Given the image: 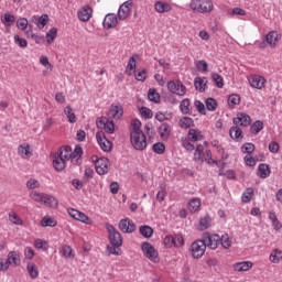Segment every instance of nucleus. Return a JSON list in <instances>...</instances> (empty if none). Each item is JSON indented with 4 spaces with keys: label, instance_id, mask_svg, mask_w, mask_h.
Listing matches in <instances>:
<instances>
[{
    "label": "nucleus",
    "instance_id": "1",
    "mask_svg": "<svg viewBox=\"0 0 282 282\" xmlns=\"http://www.w3.org/2000/svg\"><path fill=\"white\" fill-rule=\"evenodd\" d=\"M57 155L66 162L70 161L75 166H78L83 162V148L76 145L73 151L72 147L65 145L59 149Z\"/></svg>",
    "mask_w": 282,
    "mask_h": 282
},
{
    "label": "nucleus",
    "instance_id": "2",
    "mask_svg": "<svg viewBox=\"0 0 282 282\" xmlns=\"http://www.w3.org/2000/svg\"><path fill=\"white\" fill-rule=\"evenodd\" d=\"M29 197L36 202L37 204H43L47 208H58V199L54 197L52 194L40 193L36 191H32L29 194Z\"/></svg>",
    "mask_w": 282,
    "mask_h": 282
},
{
    "label": "nucleus",
    "instance_id": "3",
    "mask_svg": "<svg viewBox=\"0 0 282 282\" xmlns=\"http://www.w3.org/2000/svg\"><path fill=\"white\" fill-rule=\"evenodd\" d=\"M189 9L196 14H210L215 10L213 0H191Z\"/></svg>",
    "mask_w": 282,
    "mask_h": 282
},
{
    "label": "nucleus",
    "instance_id": "4",
    "mask_svg": "<svg viewBox=\"0 0 282 282\" xmlns=\"http://www.w3.org/2000/svg\"><path fill=\"white\" fill-rule=\"evenodd\" d=\"M130 141L135 151H144L147 149V135L143 131H131Z\"/></svg>",
    "mask_w": 282,
    "mask_h": 282
},
{
    "label": "nucleus",
    "instance_id": "5",
    "mask_svg": "<svg viewBox=\"0 0 282 282\" xmlns=\"http://www.w3.org/2000/svg\"><path fill=\"white\" fill-rule=\"evenodd\" d=\"M141 250L145 257V259H149L152 263H160V253H158V250L150 242H143L141 246Z\"/></svg>",
    "mask_w": 282,
    "mask_h": 282
},
{
    "label": "nucleus",
    "instance_id": "6",
    "mask_svg": "<svg viewBox=\"0 0 282 282\" xmlns=\"http://www.w3.org/2000/svg\"><path fill=\"white\" fill-rule=\"evenodd\" d=\"M68 215H69V217H72L76 221H80V224H85L86 226H93L94 225V220L91 218H89V216H87V214H85V213H83L78 209L69 208L68 209Z\"/></svg>",
    "mask_w": 282,
    "mask_h": 282
},
{
    "label": "nucleus",
    "instance_id": "7",
    "mask_svg": "<svg viewBox=\"0 0 282 282\" xmlns=\"http://www.w3.org/2000/svg\"><path fill=\"white\" fill-rule=\"evenodd\" d=\"M193 259H202L206 252V240H196L191 246Z\"/></svg>",
    "mask_w": 282,
    "mask_h": 282
},
{
    "label": "nucleus",
    "instance_id": "8",
    "mask_svg": "<svg viewBox=\"0 0 282 282\" xmlns=\"http://www.w3.org/2000/svg\"><path fill=\"white\" fill-rule=\"evenodd\" d=\"M106 229L108 231V239L112 246H122V235L116 230V227L111 224H106Z\"/></svg>",
    "mask_w": 282,
    "mask_h": 282
},
{
    "label": "nucleus",
    "instance_id": "9",
    "mask_svg": "<svg viewBox=\"0 0 282 282\" xmlns=\"http://www.w3.org/2000/svg\"><path fill=\"white\" fill-rule=\"evenodd\" d=\"M167 90L170 94L176 96H186V86L180 80H171L167 83Z\"/></svg>",
    "mask_w": 282,
    "mask_h": 282
},
{
    "label": "nucleus",
    "instance_id": "10",
    "mask_svg": "<svg viewBox=\"0 0 282 282\" xmlns=\"http://www.w3.org/2000/svg\"><path fill=\"white\" fill-rule=\"evenodd\" d=\"M109 169H111L109 159L100 158L95 161V171L98 175H107V173H109Z\"/></svg>",
    "mask_w": 282,
    "mask_h": 282
},
{
    "label": "nucleus",
    "instance_id": "11",
    "mask_svg": "<svg viewBox=\"0 0 282 282\" xmlns=\"http://www.w3.org/2000/svg\"><path fill=\"white\" fill-rule=\"evenodd\" d=\"M97 127L99 129H104L106 133H109L110 135L116 131V124L113 121L107 119L106 117H101L97 119Z\"/></svg>",
    "mask_w": 282,
    "mask_h": 282
},
{
    "label": "nucleus",
    "instance_id": "12",
    "mask_svg": "<svg viewBox=\"0 0 282 282\" xmlns=\"http://www.w3.org/2000/svg\"><path fill=\"white\" fill-rule=\"evenodd\" d=\"M96 140L101 149V151H105L106 153H109V151H111V141H109L107 139V137L105 135V132L99 131L96 133Z\"/></svg>",
    "mask_w": 282,
    "mask_h": 282
},
{
    "label": "nucleus",
    "instance_id": "13",
    "mask_svg": "<svg viewBox=\"0 0 282 282\" xmlns=\"http://www.w3.org/2000/svg\"><path fill=\"white\" fill-rule=\"evenodd\" d=\"M133 7V3L131 1L123 2L118 11V19L119 21H124L131 17V8Z\"/></svg>",
    "mask_w": 282,
    "mask_h": 282
},
{
    "label": "nucleus",
    "instance_id": "14",
    "mask_svg": "<svg viewBox=\"0 0 282 282\" xmlns=\"http://www.w3.org/2000/svg\"><path fill=\"white\" fill-rule=\"evenodd\" d=\"M77 17L79 21H82L83 23H87V21H89L91 17H94V9H91L89 4H86L78 10Z\"/></svg>",
    "mask_w": 282,
    "mask_h": 282
},
{
    "label": "nucleus",
    "instance_id": "15",
    "mask_svg": "<svg viewBox=\"0 0 282 282\" xmlns=\"http://www.w3.org/2000/svg\"><path fill=\"white\" fill-rule=\"evenodd\" d=\"M138 61H140V55L138 54H133L129 58L124 70V74H127V76H133V74H135V69H138Z\"/></svg>",
    "mask_w": 282,
    "mask_h": 282
},
{
    "label": "nucleus",
    "instance_id": "16",
    "mask_svg": "<svg viewBox=\"0 0 282 282\" xmlns=\"http://www.w3.org/2000/svg\"><path fill=\"white\" fill-rule=\"evenodd\" d=\"M124 115V108L120 104H112L108 111L109 118L112 120H120Z\"/></svg>",
    "mask_w": 282,
    "mask_h": 282
},
{
    "label": "nucleus",
    "instance_id": "17",
    "mask_svg": "<svg viewBox=\"0 0 282 282\" xmlns=\"http://www.w3.org/2000/svg\"><path fill=\"white\" fill-rule=\"evenodd\" d=\"M252 119L246 112H238L237 117L234 118V124L236 127H250Z\"/></svg>",
    "mask_w": 282,
    "mask_h": 282
},
{
    "label": "nucleus",
    "instance_id": "18",
    "mask_svg": "<svg viewBox=\"0 0 282 282\" xmlns=\"http://www.w3.org/2000/svg\"><path fill=\"white\" fill-rule=\"evenodd\" d=\"M205 239H206V247L210 248V250H217L219 243H220V237L217 234H206L205 235Z\"/></svg>",
    "mask_w": 282,
    "mask_h": 282
},
{
    "label": "nucleus",
    "instance_id": "19",
    "mask_svg": "<svg viewBox=\"0 0 282 282\" xmlns=\"http://www.w3.org/2000/svg\"><path fill=\"white\" fill-rule=\"evenodd\" d=\"M119 229L121 230V232H127V234L135 232V224L131 221V219L129 218L121 219L119 221Z\"/></svg>",
    "mask_w": 282,
    "mask_h": 282
},
{
    "label": "nucleus",
    "instance_id": "20",
    "mask_svg": "<svg viewBox=\"0 0 282 282\" xmlns=\"http://www.w3.org/2000/svg\"><path fill=\"white\" fill-rule=\"evenodd\" d=\"M32 23H34V25H37L39 30H43V28H45V25H47V23H50V15L47 14H42L41 17L39 15H33L31 18Z\"/></svg>",
    "mask_w": 282,
    "mask_h": 282
},
{
    "label": "nucleus",
    "instance_id": "21",
    "mask_svg": "<svg viewBox=\"0 0 282 282\" xmlns=\"http://www.w3.org/2000/svg\"><path fill=\"white\" fill-rule=\"evenodd\" d=\"M249 83L253 89H263V87H265V79L263 76L252 75L249 79Z\"/></svg>",
    "mask_w": 282,
    "mask_h": 282
},
{
    "label": "nucleus",
    "instance_id": "22",
    "mask_svg": "<svg viewBox=\"0 0 282 282\" xmlns=\"http://www.w3.org/2000/svg\"><path fill=\"white\" fill-rule=\"evenodd\" d=\"M7 263H9V265H12L13 268L21 265V253H19V251L9 252Z\"/></svg>",
    "mask_w": 282,
    "mask_h": 282
},
{
    "label": "nucleus",
    "instance_id": "23",
    "mask_svg": "<svg viewBox=\"0 0 282 282\" xmlns=\"http://www.w3.org/2000/svg\"><path fill=\"white\" fill-rule=\"evenodd\" d=\"M154 10L159 14H165L166 12H171V10H173V7L169 2L156 1L154 2Z\"/></svg>",
    "mask_w": 282,
    "mask_h": 282
},
{
    "label": "nucleus",
    "instance_id": "24",
    "mask_svg": "<svg viewBox=\"0 0 282 282\" xmlns=\"http://www.w3.org/2000/svg\"><path fill=\"white\" fill-rule=\"evenodd\" d=\"M265 41L269 46L276 47L279 41H281V34L276 31H271L267 34Z\"/></svg>",
    "mask_w": 282,
    "mask_h": 282
},
{
    "label": "nucleus",
    "instance_id": "25",
    "mask_svg": "<svg viewBox=\"0 0 282 282\" xmlns=\"http://www.w3.org/2000/svg\"><path fill=\"white\" fill-rule=\"evenodd\" d=\"M118 25V17L113 13H108L104 19V28L106 30H111Z\"/></svg>",
    "mask_w": 282,
    "mask_h": 282
},
{
    "label": "nucleus",
    "instance_id": "26",
    "mask_svg": "<svg viewBox=\"0 0 282 282\" xmlns=\"http://www.w3.org/2000/svg\"><path fill=\"white\" fill-rule=\"evenodd\" d=\"M0 21L7 30H10V28H12L13 23L17 21V18L12 13H3L0 17Z\"/></svg>",
    "mask_w": 282,
    "mask_h": 282
},
{
    "label": "nucleus",
    "instance_id": "27",
    "mask_svg": "<svg viewBox=\"0 0 282 282\" xmlns=\"http://www.w3.org/2000/svg\"><path fill=\"white\" fill-rule=\"evenodd\" d=\"M18 153L24 160H28L32 156V148L28 143H22L18 148Z\"/></svg>",
    "mask_w": 282,
    "mask_h": 282
},
{
    "label": "nucleus",
    "instance_id": "28",
    "mask_svg": "<svg viewBox=\"0 0 282 282\" xmlns=\"http://www.w3.org/2000/svg\"><path fill=\"white\" fill-rule=\"evenodd\" d=\"M235 272H248V270H252V262L242 261L234 264Z\"/></svg>",
    "mask_w": 282,
    "mask_h": 282
},
{
    "label": "nucleus",
    "instance_id": "29",
    "mask_svg": "<svg viewBox=\"0 0 282 282\" xmlns=\"http://www.w3.org/2000/svg\"><path fill=\"white\" fill-rule=\"evenodd\" d=\"M64 115L66 116L70 124H74L78 121V118L76 117V112H74V108H72V106H66L64 108Z\"/></svg>",
    "mask_w": 282,
    "mask_h": 282
},
{
    "label": "nucleus",
    "instance_id": "30",
    "mask_svg": "<svg viewBox=\"0 0 282 282\" xmlns=\"http://www.w3.org/2000/svg\"><path fill=\"white\" fill-rule=\"evenodd\" d=\"M229 135L232 140H237V142H240V140H243V131H241V128L234 126L229 130Z\"/></svg>",
    "mask_w": 282,
    "mask_h": 282
},
{
    "label": "nucleus",
    "instance_id": "31",
    "mask_svg": "<svg viewBox=\"0 0 282 282\" xmlns=\"http://www.w3.org/2000/svg\"><path fill=\"white\" fill-rule=\"evenodd\" d=\"M196 160H198L199 162H207L209 166L213 164H217V161L213 159V152H210V150H206L205 153H203L200 158Z\"/></svg>",
    "mask_w": 282,
    "mask_h": 282
},
{
    "label": "nucleus",
    "instance_id": "32",
    "mask_svg": "<svg viewBox=\"0 0 282 282\" xmlns=\"http://www.w3.org/2000/svg\"><path fill=\"white\" fill-rule=\"evenodd\" d=\"M159 134L162 140H169V137L171 135V126L169 123H162L159 128Z\"/></svg>",
    "mask_w": 282,
    "mask_h": 282
},
{
    "label": "nucleus",
    "instance_id": "33",
    "mask_svg": "<svg viewBox=\"0 0 282 282\" xmlns=\"http://www.w3.org/2000/svg\"><path fill=\"white\" fill-rule=\"evenodd\" d=\"M204 135L202 134V131L197 129H189L188 131V140L192 142H199V140H203Z\"/></svg>",
    "mask_w": 282,
    "mask_h": 282
},
{
    "label": "nucleus",
    "instance_id": "34",
    "mask_svg": "<svg viewBox=\"0 0 282 282\" xmlns=\"http://www.w3.org/2000/svg\"><path fill=\"white\" fill-rule=\"evenodd\" d=\"M26 36L28 39H32L36 43V45H41V43L45 41V37L43 35H39L32 32V26H30V30L26 31Z\"/></svg>",
    "mask_w": 282,
    "mask_h": 282
},
{
    "label": "nucleus",
    "instance_id": "35",
    "mask_svg": "<svg viewBox=\"0 0 282 282\" xmlns=\"http://www.w3.org/2000/svg\"><path fill=\"white\" fill-rule=\"evenodd\" d=\"M56 36H58V29L56 26H53L46 33V43H47V45H52V43H54V41H56Z\"/></svg>",
    "mask_w": 282,
    "mask_h": 282
},
{
    "label": "nucleus",
    "instance_id": "36",
    "mask_svg": "<svg viewBox=\"0 0 282 282\" xmlns=\"http://www.w3.org/2000/svg\"><path fill=\"white\" fill-rule=\"evenodd\" d=\"M213 224V219L210 218V216L206 215L204 217H200L199 219V229L200 230H208V228H210Z\"/></svg>",
    "mask_w": 282,
    "mask_h": 282
},
{
    "label": "nucleus",
    "instance_id": "37",
    "mask_svg": "<svg viewBox=\"0 0 282 282\" xmlns=\"http://www.w3.org/2000/svg\"><path fill=\"white\" fill-rule=\"evenodd\" d=\"M252 197H254V188L249 187L242 193L241 199L243 204H250V202H252Z\"/></svg>",
    "mask_w": 282,
    "mask_h": 282
},
{
    "label": "nucleus",
    "instance_id": "38",
    "mask_svg": "<svg viewBox=\"0 0 282 282\" xmlns=\"http://www.w3.org/2000/svg\"><path fill=\"white\" fill-rule=\"evenodd\" d=\"M65 162L66 161L64 159H62L58 154H56L53 160V166L55 171H64Z\"/></svg>",
    "mask_w": 282,
    "mask_h": 282
},
{
    "label": "nucleus",
    "instance_id": "39",
    "mask_svg": "<svg viewBox=\"0 0 282 282\" xmlns=\"http://www.w3.org/2000/svg\"><path fill=\"white\" fill-rule=\"evenodd\" d=\"M8 216L10 224H13V226H23V219L15 212H10Z\"/></svg>",
    "mask_w": 282,
    "mask_h": 282
},
{
    "label": "nucleus",
    "instance_id": "40",
    "mask_svg": "<svg viewBox=\"0 0 282 282\" xmlns=\"http://www.w3.org/2000/svg\"><path fill=\"white\" fill-rule=\"evenodd\" d=\"M228 105L231 109H235V107L241 105V97L238 94L230 95L228 97Z\"/></svg>",
    "mask_w": 282,
    "mask_h": 282
},
{
    "label": "nucleus",
    "instance_id": "41",
    "mask_svg": "<svg viewBox=\"0 0 282 282\" xmlns=\"http://www.w3.org/2000/svg\"><path fill=\"white\" fill-rule=\"evenodd\" d=\"M261 131H263V121L257 120L251 124L250 133H252L253 135H257L258 133H261Z\"/></svg>",
    "mask_w": 282,
    "mask_h": 282
},
{
    "label": "nucleus",
    "instance_id": "42",
    "mask_svg": "<svg viewBox=\"0 0 282 282\" xmlns=\"http://www.w3.org/2000/svg\"><path fill=\"white\" fill-rule=\"evenodd\" d=\"M202 206V200L199 198H192L188 203V210L191 213H197Z\"/></svg>",
    "mask_w": 282,
    "mask_h": 282
},
{
    "label": "nucleus",
    "instance_id": "43",
    "mask_svg": "<svg viewBox=\"0 0 282 282\" xmlns=\"http://www.w3.org/2000/svg\"><path fill=\"white\" fill-rule=\"evenodd\" d=\"M139 232L142 235V237H145V239H151L153 237V228L149 225L141 226L139 228Z\"/></svg>",
    "mask_w": 282,
    "mask_h": 282
},
{
    "label": "nucleus",
    "instance_id": "44",
    "mask_svg": "<svg viewBox=\"0 0 282 282\" xmlns=\"http://www.w3.org/2000/svg\"><path fill=\"white\" fill-rule=\"evenodd\" d=\"M56 219H54V218H52V217H50V216H44L43 218H42V220H41V226L43 227V228H47V227H50V228H54V226H56Z\"/></svg>",
    "mask_w": 282,
    "mask_h": 282
},
{
    "label": "nucleus",
    "instance_id": "45",
    "mask_svg": "<svg viewBox=\"0 0 282 282\" xmlns=\"http://www.w3.org/2000/svg\"><path fill=\"white\" fill-rule=\"evenodd\" d=\"M193 124H194V121L189 117H183L178 121V127H181V129H191Z\"/></svg>",
    "mask_w": 282,
    "mask_h": 282
},
{
    "label": "nucleus",
    "instance_id": "46",
    "mask_svg": "<svg viewBox=\"0 0 282 282\" xmlns=\"http://www.w3.org/2000/svg\"><path fill=\"white\" fill-rule=\"evenodd\" d=\"M220 246L225 250H229V248L232 246V239H230V236H228V234H225L220 237Z\"/></svg>",
    "mask_w": 282,
    "mask_h": 282
},
{
    "label": "nucleus",
    "instance_id": "47",
    "mask_svg": "<svg viewBox=\"0 0 282 282\" xmlns=\"http://www.w3.org/2000/svg\"><path fill=\"white\" fill-rule=\"evenodd\" d=\"M194 87L198 91H205V89H206V78L196 77L194 79Z\"/></svg>",
    "mask_w": 282,
    "mask_h": 282
},
{
    "label": "nucleus",
    "instance_id": "48",
    "mask_svg": "<svg viewBox=\"0 0 282 282\" xmlns=\"http://www.w3.org/2000/svg\"><path fill=\"white\" fill-rule=\"evenodd\" d=\"M62 254L66 259H74V257H76V254L74 253V249H72L69 245L62 246Z\"/></svg>",
    "mask_w": 282,
    "mask_h": 282
},
{
    "label": "nucleus",
    "instance_id": "49",
    "mask_svg": "<svg viewBox=\"0 0 282 282\" xmlns=\"http://www.w3.org/2000/svg\"><path fill=\"white\" fill-rule=\"evenodd\" d=\"M259 173L262 180H265V177H270V165L261 163L259 165Z\"/></svg>",
    "mask_w": 282,
    "mask_h": 282
},
{
    "label": "nucleus",
    "instance_id": "50",
    "mask_svg": "<svg viewBox=\"0 0 282 282\" xmlns=\"http://www.w3.org/2000/svg\"><path fill=\"white\" fill-rule=\"evenodd\" d=\"M148 98L151 102H160V94L155 88H150L148 91Z\"/></svg>",
    "mask_w": 282,
    "mask_h": 282
},
{
    "label": "nucleus",
    "instance_id": "51",
    "mask_svg": "<svg viewBox=\"0 0 282 282\" xmlns=\"http://www.w3.org/2000/svg\"><path fill=\"white\" fill-rule=\"evenodd\" d=\"M28 272L31 276V279H37L39 278V269L36 268V264L34 263H29L28 264Z\"/></svg>",
    "mask_w": 282,
    "mask_h": 282
},
{
    "label": "nucleus",
    "instance_id": "52",
    "mask_svg": "<svg viewBox=\"0 0 282 282\" xmlns=\"http://www.w3.org/2000/svg\"><path fill=\"white\" fill-rule=\"evenodd\" d=\"M122 246H116V245H111L107 247V250L109 252V254H115V257H120L122 254V252L120 251V248Z\"/></svg>",
    "mask_w": 282,
    "mask_h": 282
},
{
    "label": "nucleus",
    "instance_id": "53",
    "mask_svg": "<svg viewBox=\"0 0 282 282\" xmlns=\"http://www.w3.org/2000/svg\"><path fill=\"white\" fill-rule=\"evenodd\" d=\"M205 105L208 111H215L217 109V100H215L214 98H207L205 100Z\"/></svg>",
    "mask_w": 282,
    "mask_h": 282
},
{
    "label": "nucleus",
    "instance_id": "54",
    "mask_svg": "<svg viewBox=\"0 0 282 282\" xmlns=\"http://www.w3.org/2000/svg\"><path fill=\"white\" fill-rule=\"evenodd\" d=\"M212 78H213L214 83H216V87H218L219 89H221L224 87V77H221V75L214 73L212 75Z\"/></svg>",
    "mask_w": 282,
    "mask_h": 282
},
{
    "label": "nucleus",
    "instance_id": "55",
    "mask_svg": "<svg viewBox=\"0 0 282 282\" xmlns=\"http://www.w3.org/2000/svg\"><path fill=\"white\" fill-rule=\"evenodd\" d=\"M196 68L198 69V72H203L204 74H206V72H208V63L205 59H200L196 62Z\"/></svg>",
    "mask_w": 282,
    "mask_h": 282
},
{
    "label": "nucleus",
    "instance_id": "56",
    "mask_svg": "<svg viewBox=\"0 0 282 282\" xmlns=\"http://www.w3.org/2000/svg\"><path fill=\"white\" fill-rule=\"evenodd\" d=\"M189 107H191L189 99H183L181 101L180 109H181L182 113H188V111H191Z\"/></svg>",
    "mask_w": 282,
    "mask_h": 282
},
{
    "label": "nucleus",
    "instance_id": "57",
    "mask_svg": "<svg viewBox=\"0 0 282 282\" xmlns=\"http://www.w3.org/2000/svg\"><path fill=\"white\" fill-rule=\"evenodd\" d=\"M140 113L145 120H151V118H153V111L147 107H141Z\"/></svg>",
    "mask_w": 282,
    "mask_h": 282
},
{
    "label": "nucleus",
    "instance_id": "58",
    "mask_svg": "<svg viewBox=\"0 0 282 282\" xmlns=\"http://www.w3.org/2000/svg\"><path fill=\"white\" fill-rule=\"evenodd\" d=\"M152 149H153L154 153L162 155V153H164V151H166V145H164V143H162V142H158V143L153 144Z\"/></svg>",
    "mask_w": 282,
    "mask_h": 282
},
{
    "label": "nucleus",
    "instance_id": "59",
    "mask_svg": "<svg viewBox=\"0 0 282 282\" xmlns=\"http://www.w3.org/2000/svg\"><path fill=\"white\" fill-rule=\"evenodd\" d=\"M241 153H247L250 155V153H254V143H245L241 147Z\"/></svg>",
    "mask_w": 282,
    "mask_h": 282
},
{
    "label": "nucleus",
    "instance_id": "60",
    "mask_svg": "<svg viewBox=\"0 0 282 282\" xmlns=\"http://www.w3.org/2000/svg\"><path fill=\"white\" fill-rule=\"evenodd\" d=\"M26 188H30V191H34V188H41V183L35 178H30L26 182Z\"/></svg>",
    "mask_w": 282,
    "mask_h": 282
},
{
    "label": "nucleus",
    "instance_id": "61",
    "mask_svg": "<svg viewBox=\"0 0 282 282\" xmlns=\"http://www.w3.org/2000/svg\"><path fill=\"white\" fill-rule=\"evenodd\" d=\"M13 41L14 43H17V45H19V47H28V40H25L24 37L14 35Z\"/></svg>",
    "mask_w": 282,
    "mask_h": 282
},
{
    "label": "nucleus",
    "instance_id": "62",
    "mask_svg": "<svg viewBox=\"0 0 282 282\" xmlns=\"http://www.w3.org/2000/svg\"><path fill=\"white\" fill-rule=\"evenodd\" d=\"M134 78H135V80L144 83V80H147V69L138 70L134 74Z\"/></svg>",
    "mask_w": 282,
    "mask_h": 282
},
{
    "label": "nucleus",
    "instance_id": "63",
    "mask_svg": "<svg viewBox=\"0 0 282 282\" xmlns=\"http://www.w3.org/2000/svg\"><path fill=\"white\" fill-rule=\"evenodd\" d=\"M17 28L19 30H28V19L25 18H20L18 21H17Z\"/></svg>",
    "mask_w": 282,
    "mask_h": 282
},
{
    "label": "nucleus",
    "instance_id": "64",
    "mask_svg": "<svg viewBox=\"0 0 282 282\" xmlns=\"http://www.w3.org/2000/svg\"><path fill=\"white\" fill-rule=\"evenodd\" d=\"M182 246H184V236L174 235V247L182 248Z\"/></svg>",
    "mask_w": 282,
    "mask_h": 282
}]
</instances>
